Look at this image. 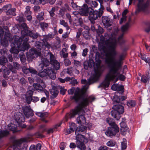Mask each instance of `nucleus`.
<instances>
[{"label":"nucleus","instance_id":"obj_21","mask_svg":"<svg viewBox=\"0 0 150 150\" xmlns=\"http://www.w3.org/2000/svg\"><path fill=\"white\" fill-rule=\"evenodd\" d=\"M87 129V127L84 125H81L77 127L75 131V133L77 134L76 136L78 134H81L78 132H86Z\"/></svg>","mask_w":150,"mask_h":150},{"label":"nucleus","instance_id":"obj_2","mask_svg":"<svg viewBox=\"0 0 150 150\" xmlns=\"http://www.w3.org/2000/svg\"><path fill=\"white\" fill-rule=\"evenodd\" d=\"M95 99V98L93 96H89L87 98H83L81 101L74 109L71 110L70 112L66 115V121H67L69 118L74 117L76 115H79V116L76 119L78 123L81 124L86 122V119L83 115L85 113L83 108L88 105L89 103H92Z\"/></svg>","mask_w":150,"mask_h":150},{"label":"nucleus","instance_id":"obj_26","mask_svg":"<svg viewBox=\"0 0 150 150\" xmlns=\"http://www.w3.org/2000/svg\"><path fill=\"white\" fill-rule=\"evenodd\" d=\"M17 127L16 125L12 123L9 124L8 126V129L12 131L13 133L17 132Z\"/></svg>","mask_w":150,"mask_h":150},{"label":"nucleus","instance_id":"obj_1","mask_svg":"<svg viewBox=\"0 0 150 150\" xmlns=\"http://www.w3.org/2000/svg\"><path fill=\"white\" fill-rule=\"evenodd\" d=\"M116 46L115 42L112 45L110 46V50L108 52L107 50H104L105 57L104 59L105 64L107 65L108 68H110V71L112 72L114 74L117 73L122 67V61L124 60L125 55L122 54L120 55L119 59L117 61L114 62L115 57L117 54L116 50Z\"/></svg>","mask_w":150,"mask_h":150},{"label":"nucleus","instance_id":"obj_43","mask_svg":"<svg viewBox=\"0 0 150 150\" xmlns=\"http://www.w3.org/2000/svg\"><path fill=\"white\" fill-rule=\"evenodd\" d=\"M26 71H29L30 73L33 74H36L38 73L36 70L32 67H30L28 69H26Z\"/></svg>","mask_w":150,"mask_h":150},{"label":"nucleus","instance_id":"obj_56","mask_svg":"<svg viewBox=\"0 0 150 150\" xmlns=\"http://www.w3.org/2000/svg\"><path fill=\"white\" fill-rule=\"evenodd\" d=\"M55 8L54 7H53L52 8L51 10L49 11L50 15L51 17H53L54 16H55Z\"/></svg>","mask_w":150,"mask_h":150},{"label":"nucleus","instance_id":"obj_33","mask_svg":"<svg viewBox=\"0 0 150 150\" xmlns=\"http://www.w3.org/2000/svg\"><path fill=\"white\" fill-rule=\"evenodd\" d=\"M150 80V76L149 75H147V76L145 75H143L141 79V81L143 83H146L147 82H149Z\"/></svg>","mask_w":150,"mask_h":150},{"label":"nucleus","instance_id":"obj_19","mask_svg":"<svg viewBox=\"0 0 150 150\" xmlns=\"http://www.w3.org/2000/svg\"><path fill=\"white\" fill-rule=\"evenodd\" d=\"M50 92L51 94L50 97L51 99H53L56 98L59 93L57 88L55 86L53 87L52 89H50Z\"/></svg>","mask_w":150,"mask_h":150},{"label":"nucleus","instance_id":"obj_29","mask_svg":"<svg viewBox=\"0 0 150 150\" xmlns=\"http://www.w3.org/2000/svg\"><path fill=\"white\" fill-rule=\"evenodd\" d=\"M16 9L15 8L10 9L6 11V14L7 15H12L15 16Z\"/></svg>","mask_w":150,"mask_h":150},{"label":"nucleus","instance_id":"obj_5","mask_svg":"<svg viewBox=\"0 0 150 150\" xmlns=\"http://www.w3.org/2000/svg\"><path fill=\"white\" fill-rule=\"evenodd\" d=\"M23 40L21 38H19L18 36H15L12 44L13 46L10 50V51L11 53L15 54L16 56L18 55V53L19 51H20V46L21 45Z\"/></svg>","mask_w":150,"mask_h":150},{"label":"nucleus","instance_id":"obj_54","mask_svg":"<svg viewBox=\"0 0 150 150\" xmlns=\"http://www.w3.org/2000/svg\"><path fill=\"white\" fill-rule=\"evenodd\" d=\"M81 35V29H78V31L77 32L76 35V38L77 40H80V37Z\"/></svg>","mask_w":150,"mask_h":150},{"label":"nucleus","instance_id":"obj_17","mask_svg":"<svg viewBox=\"0 0 150 150\" xmlns=\"http://www.w3.org/2000/svg\"><path fill=\"white\" fill-rule=\"evenodd\" d=\"M149 4V1L147 0L146 3L143 4L140 3V4L138 6V12L140 11H144L148 8Z\"/></svg>","mask_w":150,"mask_h":150},{"label":"nucleus","instance_id":"obj_6","mask_svg":"<svg viewBox=\"0 0 150 150\" xmlns=\"http://www.w3.org/2000/svg\"><path fill=\"white\" fill-rule=\"evenodd\" d=\"M112 109L113 110L111 112L112 116L116 120H119L121 117L120 114L124 112V107L119 104H115L113 105Z\"/></svg>","mask_w":150,"mask_h":150},{"label":"nucleus","instance_id":"obj_38","mask_svg":"<svg viewBox=\"0 0 150 150\" xmlns=\"http://www.w3.org/2000/svg\"><path fill=\"white\" fill-rule=\"evenodd\" d=\"M67 12L65 11V9L64 7H62L60 9L59 12V15L60 17H63L64 16L65 12Z\"/></svg>","mask_w":150,"mask_h":150},{"label":"nucleus","instance_id":"obj_60","mask_svg":"<svg viewBox=\"0 0 150 150\" xmlns=\"http://www.w3.org/2000/svg\"><path fill=\"white\" fill-rule=\"evenodd\" d=\"M66 144L64 142H61L59 145V148L60 149L62 150H64L65 149L66 146Z\"/></svg>","mask_w":150,"mask_h":150},{"label":"nucleus","instance_id":"obj_37","mask_svg":"<svg viewBox=\"0 0 150 150\" xmlns=\"http://www.w3.org/2000/svg\"><path fill=\"white\" fill-rule=\"evenodd\" d=\"M130 26L129 22L127 23L124 25H123L121 27V30L122 32L124 33L128 30Z\"/></svg>","mask_w":150,"mask_h":150},{"label":"nucleus","instance_id":"obj_59","mask_svg":"<svg viewBox=\"0 0 150 150\" xmlns=\"http://www.w3.org/2000/svg\"><path fill=\"white\" fill-rule=\"evenodd\" d=\"M31 13H25V15L27 19L29 21H31L32 19V17L31 15Z\"/></svg>","mask_w":150,"mask_h":150},{"label":"nucleus","instance_id":"obj_27","mask_svg":"<svg viewBox=\"0 0 150 150\" xmlns=\"http://www.w3.org/2000/svg\"><path fill=\"white\" fill-rule=\"evenodd\" d=\"M35 46L40 50H43V47H45L43 45V42H40L39 41H36L35 43Z\"/></svg>","mask_w":150,"mask_h":150},{"label":"nucleus","instance_id":"obj_18","mask_svg":"<svg viewBox=\"0 0 150 150\" xmlns=\"http://www.w3.org/2000/svg\"><path fill=\"white\" fill-rule=\"evenodd\" d=\"M84 94V93H83L82 94H81L79 91H76L74 93V95L72 96L71 98L72 100H74L76 102H77L81 98Z\"/></svg>","mask_w":150,"mask_h":150},{"label":"nucleus","instance_id":"obj_20","mask_svg":"<svg viewBox=\"0 0 150 150\" xmlns=\"http://www.w3.org/2000/svg\"><path fill=\"white\" fill-rule=\"evenodd\" d=\"M30 54L33 57L35 58L40 54V52L36 49L32 48L30 51Z\"/></svg>","mask_w":150,"mask_h":150},{"label":"nucleus","instance_id":"obj_14","mask_svg":"<svg viewBox=\"0 0 150 150\" xmlns=\"http://www.w3.org/2000/svg\"><path fill=\"white\" fill-rule=\"evenodd\" d=\"M14 116V119L18 124L23 122L25 121V118L23 114L20 112L15 113Z\"/></svg>","mask_w":150,"mask_h":150},{"label":"nucleus","instance_id":"obj_52","mask_svg":"<svg viewBox=\"0 0 150 150\" xmlns=\"http://www.w3.org/2000/svg\"><path fill=\"white\" fill-rule=\"evenodd\" d=\"M120 101H121V100L120 99V97L117 96H115L113 100L114 104H115V103H120Z\"/></svg>","mask_w":150,"mask_h":150},{"label":"nucleus","instance_id":"obj_12","mask_svg":"<svg viewBox=\"0 0 150 150\" xmlns=\"http://www.w3.org/2000/svg\"><path fill=\"white\" fill-rule=\"evenodd\" d=\"M96 66L97 69L96 73L100 75L105 70V67L104 64L101 65V61L99 58L96 59Z\"/></svg>","mask_w":150,"mask_h":150},{"label":"nucleus","instance_id":"obj_15","mask_svg":"<svg viewBox=\"0 0 150 150\" xmlns=\"http://www.w3.org/2000/svg\"><path fill=\"white\" fill-rule=\"evenodd\" d=\"M80 9V12L81 15L83 16H88L89 11V7H88L87 4H85L81 8H79Z\"/></svg>","mask_w":150,"mask_h":150},{"label":"nucleus","instance_id":"obj_8","mask_svg":"<svg viewBox=\"0 0 150 150\" xmlns=\"http://www.w3.org/2000/svg\"><path fill=\"white\" fill-rule=\"evenodd\" d=\"M38 76L42 78L48 76L52 79H54L56 78L55 73L52 69L51 67H47L43 71L38 74Z\"/></svg>","mask_w":150,"mask_h":150},{"label":"nucleus","instance_id":"obj_31","mask_svg":"<svg viewBox=\"0 0 150 150\" xmlns=\"http://www.w3.org/2000/svg\"><path fill=\"white\" fill-rule=\"evenodd\" d=\"M1 45L4 47H6L8 45V41L6 37L4 38H1Z\"/></svg>","mask_w":150,"mask_h":150},{"label":"nucleus","instance_id":"obj_11","mask_svg":"<svg viewBox=\"0 0 150 150\" xmlns=\"http://www.w3.org/2000/svg\"><path fill=\"white\" fill-rule=\"evenodd\" d=\"M89 20L93 23L92 21L97 19L98 17H100L102 15L103 11V10L94 11L91 7H89Z\"/></svg>","mask_w":150,"mask_h":150},{"label":"nucleus","instance_id":"obj_51","mask_svg":"<svg viewBox=\"0 0 150 150\" xmlns=\"http://www.w3.org/2000/svg\"><path fill=\"white\" fill-rule=\"evenodd\" d=\"M60 54L61 56L65 59L68 57V53H65L63 49L60 52Z\"/></svg>","mask_w":150,"mask_h":150},{"label":"nucleus","instance_id":"obj_50","mask_svg":"<svg viewBox=\"0 0 150 150\" xmlns=\"http://www.w3.org/2000/svg\"><path fill=\"white\" fill-rule=\"evenodd\" d=\"M49 54L50 55V64L54 62V61H56L55 59L54 56L51 52L49 53Z\"/></svg>","mask_w":150,"mask_h":150},{"label":"nucleus","instance_id":"obj_40","mask_svg":"<svg viewBox=\"0 0 150 150\" xmlns=\"http://www.w3.org/2000/svg\"><path fill=\"white\" fill-rule=\"evenodd\" d=\"M41 60H42V64L46 67L48 66L50 63L49 60L46 58H42Z\"/></svg>","mask_w":150,"mask_h":150},{"label":"nucleus","instance_id":"obj_61","mask_svg":"<svg viewBox=\"0 0 150 150\" xmlns=\"http://www.w3.org/2000/svg\"><path fill=\"white\" fill-rule=\"evenodd\" d=\"M16 20L19 22H22L24 21V18L22 16H18L16 17Z\"/></svg>","mask_w":150,"mask_h":150},{"label":"nucleus","instance_id":"obj_41","mask_svg":"<svg viewBox=\"0 0 150 150\" xmlns=\"http://www.w3.org/2000/svg\"><path fill=\"white\" fill-rule=\"evenodd\" d=\"M44 13L41 12L38 13V14L37 16L36 17L37 19L39 21L43 20L44 19L43 16Z\"/></svg>","mask_w":150,"mask_h":150},{"label":"nucleus","instance_id":"obj_25","mask_svg":"<svg viewBox=\"0 0 150 150\" xmlns=\"http://www.w3.org/2000/svg\"><path fill=\"white\" fill-rule=\"evenodd\" d=\"M36 115L41 117L42 120L43 119L45 118L48 116V113L47 112H38L35 113Z\"/></svg>","mask_w":150,"mask_h":150},{"label":"nucleus","instance_id":"obj_30","mask_svg":"<svg viewBox=\"0 0 150 150\" xmlns=\"http://www.w3.org/2000/svg\"><path fill=\"white\" fill-rule=\"evenodd\" d=\"M61 124H57L55 125L53 128H51L49 129L47 131L48 134H50V133H53L54 131H56L57 128L60 126Z\"/></svg>","mask_w":150,"mask_h":150},{"label":"nucleus","instance_id":"obj_46","mask_svg":"<svg viewBox=\"0 0 150 150\" xmlns=\"http://www.w3.org/2000/svg\"><path fill=\"white\" fill-rule=\"evenodd\" d=\"M32 136L35 137L37 138H42L44 136L39 132H37L34 134H32Z\"/></svg>","mask_w":150,"mask_h":150},{"label":"nucleus","instance_id":"obj_3","mask_svg":"<svg viewBox=\"0 0 150 150\" xmlns=\"http://www.w3.org/2000/svg\"><path fill=\"white\" fill-rule=\"evenodd\" d=\"M21 34L22 35L21 37L23 40L22 43L23 41L22 45H21L20 46V51H24L28 49L30 47L28 43V39L25 37V36H29L33 39H36L39 36V34L37 33H34L32 30H29V27L27 24L23 23L21 25Z\"/></svg>","mask_w":150,"mask_h":150},{"label":"nucleus","instance_id":"obj_58","mask_svg":"<svg viewBox=\"0 0 150 150\" xmlns=\"http://www.w3.org/2000/svg\"><path fill=\"white\" fill-rule=\"evenodd\" d=\"M140 55L141 59L142 60L146 62L148 61V59H150L149 58H148V59H147L146 56L144 54H140Z\"/></svg>","mask_w":150,"mask_h":150},{"label":"nucleus","instance_id":"obj_32","mask_svg":"<svg viewBox=\"0 0 150 150\" xmlns=\"http://www.w3.org/2000/svg\"><path fill=\"white\" fill-rule=\"evenodd\" d=\"M136 105V103L134 100H129L127 102V105L130 108L134 107Z\"/></svg>","mask_w":150,"mask_h":150},{"label":"nucleus","instance_id":"obj_63","mask_svg":"<svg viewBox=\"0 0 150 150\" xmlns=\"http://www.w3.org/2000/svg\"><path fill=\"white\" fill-rule=\"evenodd\" d=\"M123 89L124 87L122 85H121L120 86L118 85L116 91H122L123 90Z\"/></svg>","mask_w":150,"mask_h":150},{"label":"nucleus","instance_id":"obj_53","mask_svg":"<svg viewBox=\"0 0 150 150\" xmlns=\"http://www.w3.org/2000/svg\"><path fill=\"white\" fill-rule=\"evenodd\" d=\"M127 142L126 141H124L121 143V147L122 150L125 149L127 148Z\"/></svg>","mask_w":150,"mask_h":150},{"label":"nucleus","instance_id":"obj_23","mask_svg":"<svg viewBox=\"0 0 150 150\" xmlns=\"http://www.w3.org/2000/svg\"><path fill=\"white\" fill-rule=\"evenodd\" d=\"M34 88L36 90H39L40 91H42L44 88L45 87V85L43 84L41 85L38 83H35L33 85Z\"/></svg>","mask_w":150,"mask_h":150},{"label":"nucleus","instance_id":"obj_24","mask_svg":"<svg viewBox=\"0 0 150 150\" xmlns=\"http://www.w3.org/2000/svg\"><path fill=\"white\" fill-rule=\"evenodd\" d=\"M95 77L90 78L88 80V81L86 79H82L81 80V83L82 84H86L87 85H90L93 83L95 81Z\"/></svg>","mask_w":150,"mask_h":150},{"label":"nucleus","instance_id":"obj_4","mask_svg":"<svg viewBox=\"0 0 150 150\" xmlns=\"http://www.w3.org/2000/svg\"><path fill=\"white\" fill-rule=\"evenodd\" d=\"M106 121L110 127L108 128L105 134L107 136L112 138L119 132V128L113 119L108 117L106 119Z\"/></svg>","mask_w":150,"mask_h":150},{"label":"nucleus","instance_id":"obj_44","mask_svg":"<svg viewBox=\"0 0 150 150\" xmlns=\"http://www.w3.org/2000/svg\"><path fill=\"white\" fill-rule=\"evenodd\" d=\"M35 91V89L33 88H31L27 92L25 96H33V93Z\"/></svg>","mask_w":150,"mask_h":150},{"label":"nucleus","instance_id":"obj_39","mask_svg":"<svg viewBox=\"0 0 150 150\" xmlns=\"http://www.w3.org/2000/svg\"><path fill=\"white\" fill-rule=\"evenodd\" d=\"M119 71H118L117 73L115 74H115H117L118 75V78L120 80L122 81H125L126 79V77L124 75L122 74H120L119 72Z\"/></svg>","mask_w":150,"mask_h":150},{"label":"nucleus","instance_id":"obj_45","mask_svg":"<svg viewBox=\"0 0 150 150\" xmlns=\"http://www.w3.org/2000/svg\"><path fill=\"white\" fill-rule=\"evenodd\" d=\"M41 28L43 31H44L45 28H48V24L45 22H41L40 23Z\"/></svg>","mask_w":150,"mask_h":150},{"label":"nucleus","instance_id":"obj_36","mask_svg":"<svg viewBox=\"0 0 150 150\" xmlns=\"http://www.w3.org/2000/svg\"><path fill=\"white\" fill-rule=\"evenodd\" d=\"M117 143L115 141L110 139L106 143V145L109 147H113Z\"/></svg>","mask_w":150,"mask_h":150},{"label":"nucleus","instance_id":"obj_49","mask_svg":"<svg viewBox=\"0 0 150 150\" xmlns=\"http://www.w3.org/2000/svg\"><path fill=\"white\" fill-rule=\"evenodd\" d=\"M25 100L27 103L30 104L32 101V96H25Z\"/></svg>","mask_w":150,"mask_h":150},{"label":"nucleus","instance_id":"obj_55","mask_svg":"<svg viewBox=\"0 0 150 150\" xmlns=\"http://www.w3.org/2000/svg\"><path fill=\"white\" fill-rule=\"evenodd\" d=\"M43 45L45 46V47H43V50H46V48L47 50L49 49L51 47L50 45L48 42L45 43L43 42Z\"/></svg>","mask_w":150,"mask_h":150},{"label":"nucleus","instance_id":"obj_10","mask_svg":"<svg viewBox=\"0 0 150 150\" xmlns=\"http://www.w3.org/2000/svg\"><path fill=\"white\" fill-rule=\"evenodd\" d=\"M76 147L80 150H85L86 146L84 142L85 140H87V139L85 136L82 134H78L76 137Z\"/></svg>","mask_w":150,"mask_h":150},{"label":"nucleus","instance_id":"obj_62","mask_svg":"<svg viewBox=\"0 0 150 150\" xmlns=\"http://www.w3.org/2000/svg\"><path fill=\"white\" fill-rule=\"evenodd\" d=\"M88 50L87 48L84 49L82 53V55L83 57H86L87 55Z\"/></svg>","mask_w":150,"mask_h":150},{"label":"nucleus","instance_id":"obj_13","mask_svg":"<svg viewBox=\"0 0 150 150\" xmlns=\"http://www.w3.org/2000/svg\"><path fill=\"white\" fill-rule=\"evenodd\" d=\"M22 110L24 114L27 118H28L34 115L33 111L29 105L23 106L22 107Z\"/></svg>","mask_w":150,"mask_h":150},{"label":"nucleus","instance_id":"obj_57","mask_svg":"<svg viewBox=\"0 0 150 150\" xmlns=\"http://www.w3.org/2000/svg\"><path fill=\"white\" fill-rule=\"evenodd\" d=\"M76 124L74 123H72L70 125V128L74 132L76 129Z\"/></svg>","mask_w":150,"mask_h":150},{"label":"nucleus","instance_id":"obj_7","mask_svg":"<svg viewBox=\"0 0 150 150\" xmlns=\"http://www.w3.org/2000/svg\"><path fill=\"white\" fill-rule=\"evenodd\" d=\"M101 40L105 42V45L107 46V48H104L103 50H107L108 51L110 50V46L112 45V44L115 42L116 46H117V42L115 38H112L110 34L108 33H105L103 38H101Z\"/></svg>","mask_w":150,"mask_h":150},{"label":"nucleus","instance_id":"obj_35","mask_svg":"<svg viewBox=\"0 0 150 150\" xmlns=\"http://www.w3.org/2000/svg\"><path fill=\"white\" fill-rule=\"evenodd\" d=\"M13 67L16 69H18L20 67V64L16 62H13V66L11 65L10 67V70L12 71L13 69Z\"/></svg>","mask_w":150,"mask_h":150},{"label":"nucleus","instance_id":"obj_47","mask_svg":"<svg viewBox=\"0 0 150 150\" xmlns=\"http://www.w3.org/2000/svg\"><path fill=\"white\" fill-rule=\"evenodd\" d=\"M83 36L86 40L89 39L90 35L88 31L87 30L84 31L83 33Z\"/></svg>","mask_w":150,"mask_h":150},{"label":"nucleus","instance_id":"obj_9","mask_svg":"<svg viewBox=\"0 0 150 150\" xmlns=\"http://www.w3.org/2000/svg\"><path fill=\"white\" fill-rule=\"evenodd\" d=\"M108 73L106 74L104 81L101 83V85L105 88H108L111 81H114L116 76L115 75V74L114 73L110 71V68H108Z\"/></svg>","mask_w":150,"mask_h":150},{"label":"nucleus","instance_id":"obj_28","mask_svg":"<svg viewBox=\"0 0 150 150\" xmlns=\"http://www.w3.org/2000/svg\"><path fill=\"white\" fill-rule=\"evenodd\" d=\"M10 134L7 130H0V139L8 136Z\"/></svg>","mask_w":150,"mask_h":150},{"label":"nucleus","instance_id":"obj_64","mask_svg":"<svg viewBox=\"0 0 150 150\" xmlns=\"http://www.w3.org/2000/svg\"><path fill=\"white\" fill-rule=\"evenodd\" d=\"M104 32V30L103 28L100 26H99L98 28V29L97 30V32L98 34L99 33L100 34H102Z\"/></svg>","mask_w":150,"mask_h":150},{"label":"nucleus","instance_id":"obj_42","mask_svg":"<svg viewBox=\"0 0 150 150\" xmlns=\"http://www.w3.org/2000/svg\"><path fill=\"white\" fill-rule=\"evenodd\" d=\"M59 23L65 27H66L67 30L69 29V27L68 26L67 23L64 20H60Z\"/></svg>","mask_w":150,"mask_h":150},{"label":"nucleus","instance_id":"obj_34","mask_svg":"<svg viewBox=\"0 0 150 150\" xmlns=\"http://www.w3.org/2000/svg\"><path fill=\"white\" fill-rule=\"evenodd\" d=\"M8 62L7 59L5 57L2 56L0 57V64L4 65Z\"/></svg>","mask_w":150,"mask_h":150},{"label":"nucleus","instance_id":"obj_48","mask_svg":"<svg viewBox=\"0 0 150 150\" xmlns=\"http://www.w3.org/2000/svg\"><path fill=\"white\" fill-rule=\"evenodd\" d=\"M11 4H8L4 6L2 8V9L4 11H6L10 9H11Z\"/></svg>","mask_w":150,"mask_h":150},{"label":"nucleus","instance_id":"obj_16","mask_svg":"<svg viewBox=\"0 0 150 150\" xmlns=\"http://www.w3.org/2000/svg\"><path fill=\"white\" fill-rule=\"evenodd\" d=\"M102 21L103 25L105 28H108L112 25V21L110 20V18L108 17L102 16Z\"/></svg>","mask_w":150,"mask_h":150},{"label":"nucleus","instance_id":"obj_22","mask_svg":"<svg viewBox=\"0 0 150 150\" xmlns=\"http://www.w3.org/2000/svg\"><path fill=\"white\" fill-rule=\"evenodd\" d=\"M50 64L52 67V68H51L54 71V70H58L60 68V63L57 60L54 61V62L51 63Z\"/></svg>","mask_w":150,"mask_h":150}]
</instances>
